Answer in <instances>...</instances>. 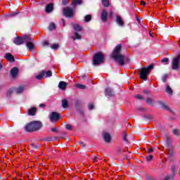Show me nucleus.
<instances>
[{
    "instance_id": "nucleus-29",
    "label": "nucleus",
    "mask_w": 180,
    "mask_h": 180,
    "mask_svg": "<svg viewBox=\"0 0 180 180\" xmlns=\"http://www.w3.org/2000/svg\"><path fill=\"white\" fill-rule=\"evenodd\" d=\"M76 88H79V89H85L86 86L84 84H77L75 85Z\"/></svg>"
},
{
    "instance_id": "nucleus-3",
    "label": "nucleus",
    "mask_w": 180,
    "mask_h": 180,
    "mask_svg": "<svg viewBox=\"0 0 180 180\" xmlns=\"http://www.w3.org/2000/svg\"><path fill=\"white\" fill-rule=\"evenodd\" d=\"M154 68L153 65H150L147 68H143L141 70L139 77L141 79H143V81H147V75L150 74V71Z\"/></svg>"
},
{
    "instance_id": "nucleus-7",
    "label": "nucleus",
    "mask_w": 180,
    "mask_h": 180,
    "mask_svg": "<svg viewBox=\"0 0 180 180\" xmlns=\"http://www.w3.org/2000/svg\"><path fill=\"white\" fill-rule=\"evenodd\" d=\"M63 15L66 18H72L74 16V11L70 7H66L63 10Z\"/></svg>"
},
{
    "instance_id": "nucleus-39",
    "label": "nucleus",
    "mask_w": 180,
    "mask_h": 180,
    "mask_svg": "<svg viewBox=\"0 0 180 180\" xmlns=\"http://www.w3.org/2000/svg\"><path fill=\"white\" fill-rule=\"evenodd\" d=\"M68 2H70V0H63L62 1L63 5H68Z\"/></svg>"
},
{
    "instance_id": "nucleus-18",
    "label": "nucleus",
    "mask_w": 180,
    "mask_h": 180,
    "mask_svg": "<svg viewBox=\"0 0 180 180\" xmlns=\"http://www.w3.org/2000/svg\"><path fill=\"white\" fill-rule=\"evenodd\" d=\"M58 88L64 91L67 88V83L65 82H60L58 84Z\"/></svg>"
},
{
    "instance_id": "nucleus-19",
    "label": "nucleus",
    "mask_w": 180,
    "mask_h": 180,
    "mask_svg": "<svg viewBox=\"0 0 180 180\" xmlns=\"http://www.w3.org/2000/svg\"><path fill=\"white\" fill-rule=\"evenodd\" d=\"M115 93L113 92V90L110 88L105 89V95H108V96H113V94Z\"/></svg>"
},
{
    "instance_id": "nucleus-20",
    "label": "nucleus",
    "mask_w": 180,
    "mask_h": 180,
    "mask_svg": "<svg viewBox=\"0 0 180 180\" xmlns=\"http://www.w3.org/2000/svg\"><path fill=\"white\" fill-rule=\"evenodd\" d=\"M36 108L33 107L28 110L29 116H34L36 115Z\"/></svg>"
},
{
    "instance_id": "nucleus-35",
    "label": "nucleus",
    "mask_w": 180,
    "mask_h": 180,
    "mask_svg": "<svg viewBox=\"0 0 180 180\" xmlns=\"http://www.w3.org/2000/svg\"><path fill=\"white\" fill-rule=\"evenodd\" d=\"M167 78H168V75H163L162 77V82H166Z\"/></svg>"
},
{
    "instance_id": "nucleus-58",
    "label": "nucleus",
    "mask_w": 180,
    "mask_h": 180,
    "mask_svg": "<svg viewBox=\"0 0 180 180\" xmlns=\"http://www.w3.org/2000/svg\"><path fill=\"white\" fill-rule=\"evenodd\" d=\"M110 15H112V13H110Z\"/></svg>"
},
{
    "instance_id": "nucleus-52",
    "label": "nucleus",
    "mask_w": 180,
    "mask_h": 180,
    "mask_svg": "<svg viewBox=\"0 0 180 180\" xmlns=\"http://www.w3.org/2000/svg\"><path fill=\"white\" fill-rule=\"evenodd\" d=\"M51 131H57V129L56 128H52Z\"/></svg>"
},
{
    "instance_id": "nucleus-8",
    "label": "nucleus",
    "mask_w": 180,
    "mask_h": 180,
    "mask_svg": "<svg viewBox=\"0 0 180 180\" xmlns=\"http://www.w3.org/2000/svg\"><path fill=\"white\" fill-rule=\"evenodd\" d=\"M172 174L170 176H166L164 179L161 180H171L174 179V176L176 174V166L172 165L171 167Z\"/></svg>"
},
{
    "instance_id": "nucleus-24",
    "label": "nucleus",
    "mask_w": 180,
    "mask_h": 180,
    "mask_svg": "<svg viewBox=\"0 0 180 180\" xmlns=\"http://www.w3.org/2000/svg\"><path fill=\"white\" fill-rule=\"evenodd\" d=\"M72 4L73 6H75V5H81V4H82V0H73Z\"/></svg>"
},
{
    "instance_id": "nucleus-6",
    "label": "nucleus",
    "mask_w": 180,
    "mask_h": 180,
    "mask_svg": "<svg viewBox=\"0 0 180 180\" xmlns=\"http://www.w3.org/2000/svg\"><path fill=\"white\" fill-rule=\"evenodd\" d=\"M179 60H180V56H177L172 59V70H179Z\"/></svg>"
},
{
    "instance_id": "nucleus-38",
    "label": "nucleus",
    "mask_w": 180,
    "mask_h": 180,
    "mask_svg": "<svg viewBox=\"0 0 180 180\" xmlns=\"http://www.w3.org/2000/svg\"><path fill=\"white\" fill-rule=\"evenodd\" d=\"M67 130H72V126L70 124H66Z\"/></svg>"
},
{
    "instance_id": "nucleus-46",
    "label": "nucleus",
    "mask_w": 180,
    "mask_h": 180,
    "mask_svg": "<svg viewBox=\"0 0 180 180\" xmlns=\"http://www.w3.org/2000/svg\"><path fill=\"white\" fill-rule=\"evenodd\" d=\"M153 151H154V149H153V148H149V149L148 150V154H150V153H153Z\"/></svg>"
},
{
    "instance_id": "nucleus-31",
    "label": "nucleus",
    "mask_w": 180,
    "mask_h": 180,
    "mask_svg": "<svg viewBox=\"0 0 180 180\" xmlns=\"http://www.w3.org/2000/svg\"><path fill=\"white\" fill-rule=\"evenodd\" d=\"M42 72H44L45 73V77H51V75H53V73L51 72V71L49 70L47 72H44L43 71Z\"/></svg>"
},
{
    "instance_id": "nucleus-43",
    "label": "nucleus",
    "mask_w": 180,
    "mask_h": 180,
    "mask_svg": "<svg viewBox=\"0 0 180 180\" xmlns=\"http://www.w3.org/2000/svg\"><path fill=\"white\" fill-rule=\"evenodd\" d=\"M123 140H124V141H127V138L126 133L123 134Z\"/></svg>"
},
{
    "instance_id": "nucleus-36",
    "label": "nucleus",
    "mask_w": 180,
    "mask_h": 180,
    "mask_svg": "<svg viewBox=\"0 0 180 180\" xmlns=\"http://www.w3.org/2000/svg\"><path fill=\"white\" fill-rule=\"evenodd\" d=\"M159 103L160 105H162V108L163 109H168V106H167V105H165L164 103L161 102V101H159Z\"/></svg>"
},
{
    "instance_id": "nucleus-37",
    "label": "nucleus",
    "mask_w": 180,
    "mask_h": 180,
    "mask_svg": "<svg viewBox=\"0 0 180 180\" xmlns=\"http://www.w3.org/2000/svg\"><path fill=\"white\" fill-rule=\"evenodd\" d=\"M136 99H139V101H142V99H144V97L140 95V94L136 95Z\"/></svg>"
},
{
    "instance_id": "nucleus-55",
    "label": "nucleus",
    "mask_w": 180,
    "mask_h": 180,
    "mask_svg": "<svg viewBox=\"0 0 180 180\" xmlns=\"http://www.w3.org/2000/svg\"><path fill=\"white\" fill-rule=\"evenodd\" d=\"M80 144H81V146H82V147H85V145L84 144V142H82Z\"/></svg>"
},
{
    "instance_id": "nucleus-14",
    "label": "nucleus",
    "mask_w": 180,
    "mask_h": 180,
    "mask_svg": "<svg viewBox=\"0 0 180 180\" xmlns=\"http://www.w3.org/2000/svg\"><path fill=\"white\" fill-rule=\"evenodd\" d=\"M5 58H6L7 61H9V63H13V61H15V57L11 53H6Z\"/></svg>"
},
{
    "instance_id": "nucleus-30",
    "label": "nucleus",
    "mask_w": 180,
    "mask_h": 180,
    "mask_svg": "<svg viewBox=\"0 0 180 180\" xmlns=\"http://www.w3.org/2000/svg\"><path fill=\"white\" fill-rule=\"evenodd\" d=\"M59 47L60 46L57 44H53L51 46V49H52V50H58Z\"/></svg>"
},
{
    "instance_id": "nucleus-34",
    "label": "nucleus",
    "mask_w": 180,
    "mask_h": 180,
    "mask_svg": "<svg viewBox=\"0 0 180 180\" xmlns=\"http://www.w3.org/2000/svg\"><path fill=\"white\" fill-rule=\"evenodd\" d=\"M13 91H15V89H10L8 92H7V95L8 96H11V95H12V94H13Z\"/></svg>"
},
{
    "instance_id": "nucleus-27",
    "label": "nucleus",
    "mask_w": 180,
    "mask_h": 180,
    "mask_svg": "<svg viewBox=\"0 0 180 180\" xmlns=\"http://www.w3.org/2000/svg\"><path fill=\"white\" fill-rule=\"evenodd\" d=\"M92 19V16L91 15H86L85 17H84V22H91Z\"/></svg>"
},
{
    "instance_id": "nucleus-2",
    "label": "nucleus",
    "mask_w": 180,
    "mask_h": 180,
    "mask_svg": "<svg viewBox=\"0 0 180 180\" xmlns=\"http://www.w3.org/2000/svg\"><path fill=\"white\" fill-rule=\"evenodd\" d=\"M41 122L39 121H33L30 124H27L25 127V129L26 131H37V130L41 129Z\"/></svg>"
},
{
    "instance_id": "nucleus-32",
    "label": "nucleus",
    "mask_w": 180,
    "mask_h": 180,
    "mask_svg": "<svg viewBox=\"0 0 180 180\" xmlns=\"http://www.w3.org/2000/svg\"><path fill=\"white\" fill-rule=\"evenodd\" d=\"M172 133H173V134L174 135V136H179V134H180V131H179V129H173L172 130Z\"/></svg>"
},
{
    "instance_id": "nucleus-26",
    "label": "nucleus",
    "mask_w": 180,
    "mask_h": 180,
    "mask_svg": "<svg viewBox=\"0 0 180 180\" xmlns=\"http://www.w3.org/2000/svg\"><path fill=\"white\" fill-rule=\"evenodd\" d=\"M81 35L79 34H78V32H75V35L73 37V39L74 40H81Z\"/></svg>"
},
{
    "instance_id": "nucleus-25",
    "label": "nucleus",
    "mask_w": 180,
    "mask_h": 180,
    "mask_svg": "<svg viewBox=\"0 0 180 180\" xmlns=\"http://www.w3.org/2000/svg\"><path fill=\"white\" fill-rule=\"evenodd\" d=\"M73 28L76 32H81L82 28L78 24H75Z\"/></svg>"
},
{
    "instance_id": "nucleus-51",
    "label": "nucleus",
    "mask_w": 180,
    "mask_h": 180,
    "mask_svg": "<svg viewBox=\"0 0 180 180\" xmlns=\"http://www.w3.org/2000/svg\"><path fill=\"white\" fill-rule=\"evenodd\" d=\"M39 108H44V104H42V103L39 104Z\"/></svg>"
},
{
    "instance_id": "nucleus-44",
    "label": "nucleus",
    "mask_w": 180,
    "mask_h": 180,
    "mask_svg": "<svg viewBox=\"0 0 180 180\" xmlns=\"http://www.w3.org/2000/svg\"><path fill=\"white\" fill-rule=\"evenodd\" d=\"M89 109L90 110H92V109H94V105L92 103L89 104Z\"/></svg>"
},
{
    "instance_id": "nucleus-21",
    "label": "nucleus",
    "mask_w": 180,
    "mask_h": 180,
    "mask_svg": "<svg viewBox=\"0 0 180 180\" xmlns=\"http://www.w3.org/2000/svg\"><path fill=\"white\" fill-rule=\"evenodd\" d=\"M44 77H45V73L43 72H41L39 73L38 75L35 76V78H36L37 79L40 80V79H43L44 78Z\"/></svg>"
},
{
    "instance_id": "nucleus-11",
    "label": "nucleus",
    "mask_w": 180,
    "mask_h": 180,
    "mask_svg": "<svg viewBox=\"0 0 180 180\" xmlns=\"http://www.w3.org/2000/svg\"><path fill=\"white\" fill-rule=\"evenodd\" d=\"M18 72H19V69H18V68H13L11 70V75L12 78H16Z\"/></svg>"
},
{
    "instance_id": "nucleus-17",
    "label": "nucleus",
    "mask_w": 180,
    "mask_h": 180,
    "mask_svg": "<svg viewBox=\"0 0 180 180\" xmlns=\"http://www.w3.org/2000/svg\"><path fill=\"white\" fill-rule=\"evenodd\" d=\"M103 139L106 143H110L112 138L110 137V134L105 132L103 134Z\"/></svg>"
},
{
    "instance_id": "nucleus-12",
    "label": "nucleus",
    "mask_w": 180,
    "mask_h": 180,
    "mask_svg": "<svg viewBox=\"0 0 180 180\" xmlns=\"http://www.w3.org/2000/svg\"><path fill=\"white\" fill-rule=\"evenodd\" d=\"M116 23L118 25V26H124V22L123 21V19H122L121 16L117 15Z\"/></svg>"
},
{
    "instance_id": "nucleus-9",
    "label": "nucleus",
    "mask_w": 180,
    "mask_h": 180,
    "mask_svg": "<svg viewBox=\"0 0 180 180\" xmlns=\"http://www.w3.org/2000/svg\"><path fill=\"white\" fill-rule=\"evenodd\" d=\"M60 115L56 112H53L49 116V119L51 122H57L58 119H60Z\"/></svg>"
},
{
    "instance_id": "nucleus-4",
    "label": "nucleus",
    "mask_w": 180,
    "mask_h": 180,
    "mask_svg": "<svg viewBox=\"0 0 180 180\" xmlns=\"http://www.w3.org/2000/svg\"><path fill=\"white\" fill-rule=\"evenodd\" d=\"M105 61V56L102 53H97L94 56L93 64L94 65H98L102 64Z\"/></svg>"
},
{
    "instance_id": "nucleus-45",
    "label": "nucleus",
    "mask_w": 180,
    "mask_h": 180,
    "mask_svg": "<svg viewBox=\"0 0 180 180\" xmlns=\"http://www.w3.org/2000/svg\"><path fill=\"white\" fill-rule=\"evenodd\" d=\"M168 154L170 155H172L174 154V151L172 150V149L169 150Z\"/></svg>"
},
{
    "instance_id": "nucleus-15",
    "label": "nucleus",
    "mask_w": 180,
    "mask_h": 180,
    "mask_svg": "<svg viewBox=\"0 0 180 180\" xmlns=\"http://www.w3.org/2000/svg\"><path fill=\"white\" fill-rule=\"evenodd\" d=\"M53 9H54V7H53V4H49L46 5V13H50L53 12Z\"/></svg>"
},
{
    "instance_id": "nucleus-33",
    "label": "nucleus",
    "mask_w": 180,
    "mask_h": 180,
    "mask_svg": "<svg viewBox=\"0 0 180 180\" xmlns=\"http://www.w3.org/2000/svg\"><path fill=\"white\" fill-rule=\"evenodd\" d=\"M56 29V24L51 22L49 25V30H54Z\"/></svg>"
},
{
    "instance_id": "nucleus-48",
    "label": "nucleus",
    "mask_w": 180,
    "mask_h": 180,
    "mask_svg": "<svg viewBox=\"0 0 180 180\" xmlns=\"http://www.w3.org/2000/svg\"><path fill=\"white\" fill-rule=\"evenodd\" d=\"M141 5H142L143 6H146V1H141Z\"/></svg>"
},
{
    "instance_id": "nucleus-57",
    "label": "nucleus",
    "mask_w": 180,
    "mask_h": 180,
    "mask_svg": "<svg viewBox=\"0 0 180 180\" xmlns=\"http://www.w3.org/2000/svg\"><path fill=\"white\" fill-rule=\"evenodd\" d=\"M150 36L151 37H153V34H152L151 33H150Z\"/></svg>"
},
{
    "instance_id": "nucleus-22",
    "label": "nucleus",
    "mask_w": 180,
    "mask_h": 180,
    "mask_svg": "<svg viewBox=\"0 0 180 180\" xmlns=\"http://www.w3.org/2000/svg\"><path fill=\"white\" fill-rule=\"evenodd\" d=\"M166 92L169 95H172V89H171V86H169V85L166 86Z\"/></svg>"
},
{
    "instance_id": "nucleus-1",
    "label": "nucleus",
    "mask_w": 180,
    "mask_h": 180,
    "mask_svg": "<svg viewBox=\"0 0 180 180\" xmlns=\"http://www.w3.org/2000/svg\"><path fill=\"white\" fill-rule=\"evenodd\" d=\"M122 51V44L117 45L112 52V58L120 64V65H124V55L120 53Z\"/></svg>"
},
{
    "instance_id": "nucleus-40",
    "label": "nucleus",
    "mask_w": 180,
    "mask_h": 180,
    "mask_svg": "<svg viewBox=\"0 0 180 180\" xmlns=\"http://www.w3.org/2000/svg\"><path fill=\"white\" fill-rule=\"evenodd\" d=\"M169 61V59L168 58H164L162 59V63H168Z\"/></svg>"
},
{
    "instance_id": "nucleus-47",
    "label": "nucleus",
    "mask_w": 180,
    "mask_h": 180,
    "mask_svg": "<svg viewBox=\"0 0 180 180\" xmlns=\"http://www.w3.org/2000/svg\"><path fill=\"white\" fill-rule=\"evenodd\" d=\"M93 161L94 162H98V157H94Z\"/></svg>"
},
{
    "instance_id": "nucleus-5",
    "label": "nucleus",
    "mask_w": 180,
    "mask_h": 180,
    "mask_svg": "<svg viewBox=\"0 0 180 180\" xmlns=\"http://www.w3.org/2000/svg\"><path fill=\"white\" fill-rule=\"evenodd\" d=\"M25 40L26 42V46L28 50H33L34 49V45L33 44V38L30 36H25Z\"/></svg>"
},
{
    "instance_id": "nucleus-54",
    "label": "nucleus",
    "mask_w": 180,
    "mask_h": 180,
    "mask_svg": "<svg viewBox=\"0 0 180 180\" xmlns=\"http://www.w3.org/2000/svg\"><path fill=\"white\" fill-rule=\"evenodd\" d=\"M62 22H63V26H65V21H64V19H62Z\"/></svg>"
},
{
    "instance_id": "nucleus-42",
    "label": "nucleus",
    "mask_w": 180,
    "mask_h": 180,
    "mask_svg": "<svg viewBox=\"0 0 180 180\" xmlns=\"http://www.w3.org/2000/svg\"><path fill=\"white\" fill-rule=\"evenodd\" d=\"M153 160V155H150L149 156L146 157V161H151Z\"/></svg>"
},
{
    "instance_id": "nucleus-41",
    "label": "nucleus",
    "mask_w": 180,
    "mask_h": 180,
    "mask_svg": "<svg viewBox=\"0 0 180 180\" xmlns=\"http://www.w3.org/2000/svg\"><path fill=\"white\" fill-rule=\"evenodd\" d=\"M146 102H147V103H148V105H151V104L153 103V99H151V98H148V99L146 100Z\"/></svg>"
},
{
    "instance_id": "nucleus-50",
    "label": "nucleus",
    "mask_w": 180,
    "mask_h": 180,
    "mask_svg": "<svg viewBox=\"0 0 180 180\" xmlns=\"http://www.w3.org/2000/svg\"><path fill=\"white\" fill-rule=\"evenodd\" d=\"M149 93H150V91L148 90H145L143 91V94H149Z\"/></svg>"
},
{
    "instance_id": "nucleus-56",
    "label": "nucleus",
    "mask_w": 180,
    "mask_h": 180,
    "mask_svg": "<svg viewBox=\"0 0 180 180\" xmlns=\"http://www.w3.org/2000/svg\"><path fill=\"white\" fill-rule=\"evenodd\" d=\"M2 68V65L0 63V70Z\"/></svg>"
},
{
    "instance_id": "nucleus-49",
    "label": "nucleus",
    "mask_w": 180,
    "mask_h": 180,
    "mask_svg": "<svg viewBox=\"0 0 180 180\" xmlns=\"http://www.w3.org/2000/svg\"><path fill=\"white\" fill-rule=\"evenodd\" d=\"M43 45H44V46H49V42H48V41H44V42L43 43Z\"/></svg>"
},
{
    "instance_id": "nucleus-16",
    "label": "nucleus",
    "mask_w": 180,
    "mask_h": 180,
    "mask_svg": "<svg viewBox=\"0 0 180 180\" xmlns=\"http://www.w3.org/2000/svg\"><path fill=\"white\" fill-rule=\"evenodd\" d=\"M101 20L103 22H106V20H108V11H106V10H103L101 13Z\"/></svg>"
},
{
    "instance_id": "nucleus-28",
    "label": "nucleus",
    "mask_w": 180,
    "mask_h": 180,
    "mask_svg": "<svg viewBox=\"0 0 180 180\" xmlns=\"http://www.w3.org/2000/svg\"><path fill=\"white\" fill-rule=\"evenodd\" d=\"M102 4L105 8L109 7V0H102Z\"/></svg>"
},
{
    "instance_id": "nucleus-10",
    "label": "nucleus",
    "mask_w": 180,
    "mask_h": 180,
    "mask_svg": "<svg viewBox=\"0 0 180 180\" xmlns=\"http://www.w3.org/2000/svg\"><path fill=\"white\" fill-rule=\"evenodd\" d=\"M25 41H26V39H25V37H18L14 39V43L17 46H20V44H23Z\"/></svg>"
},
{
    "instance_id": "nucleus-23",
    "label": "nucleus",
    "mask_w": 180,
    "mask_h": 180,
    "mask_svg": "<svg viewBox=\"0 0 180 180\" xmlns=\"http://www.w3.org/2000/svg\"><path fill=\"white\" fill-rule=\"evenodd\" d=\"M62 106L65 109H67V108H68V101H67L65 99L62 100Z\"/></svg>"
},
{
    "instance_id": "nucleus-53",
    "label": "nucleus",
    "mask_w": 180,
    "mask_h": 180,
    "mask_svg": "<svg viewBox=\"0 0 180 180\" xmlns=\"http://www.w3.org/2000/svg\"><path fill=\"white\" fill-rule=\"evenodd\" d=\"M16 15H18V13H15L11 14V16H16Z\"/></svg>"
},
{
    "instance_id": "nucleus-13",
    "label": "nucleus",
    "mask_w": 180,
    "mask_h": 180,
    "mask_svg": "<svg viewBox=\"0 0 180 180\" xmlns=\"http://www.w3.org/2000/svg\"><path fill=\"white\" fill-rule=\"evenodd\" d=\"M25 89H26V88L25 86H20L15 89V92L18 95H20V94H22L23 92V91H25Z\"/></svg>"
}]
</instances>
